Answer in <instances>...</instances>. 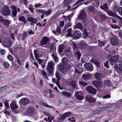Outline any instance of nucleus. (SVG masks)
Here are the masks:
<instances>
[{
	"mask_svg": "<svg viewBox=\"0 0 122 122\" xmlns=\"http://www.w3.org/2000/svg\"><path fill=\"white\" fill-rule=\"evenodd\" d=\"M64 45L61 44L59 46L58 49V51L59 53L62 52L63 51V50L64 49Z\"/></svg>",
	"mask_w": 122,
	"mask_h": 122,
	"instance_id": "nucleus-34",
	"label": "nucleus"
},
{
	"mask_svg": "<svg viewBox=\"0 0 122 122\" xmlns=\"http://www.w3.org/2000/svg\"><path fill=\"white\" fill-rule=\"evenodd\" d=\"M100 4V2L98 0H96L95 1L94 5L96 7H98Z\"/></svg>",
	"mask_w": 122,
	"mask_h": 122,
	"instance_id": "nucleus-49",
	"label": "nucleus"
},
{
	"mask_svg": "<svg viewBox=\"0 0 122 122\" xmlns=\"http://www.w3.org/2000/svg\"><path fill=\"white\" fill-rule=\"evenodd\" d=\"M104 66L105 67L107 68H108L109 67L108 61H107L106 62L104 63Z\"/></svg>",
	"mask_w": 122,
	"mask_h": 122,
	"instance_id": "nucleus-64",
	"label": "nucleus"
},
{
	"mask_svg": "<svg viewBox=\"0 0 122 122\" xmlns=\"http://www.w3.org/2000/svg\"><path fill=\"white\" fill-rule=\"evenodd\" d=\"M49 40L50 39L49 38L46 36H44L40 41V46H43L44 45L47 44Z\"/></svg>",
	"mask_w": 122,
	"mask_h": 122,
	"instance_id": "nucleus-9",
	"label": "nucleus"
},
{
	"mask_svg": "<svg viewBox=\"0 0 122 122\" xmlns=\"http://www.w3.org/2000/svg\"><path fill=\"white\" fill-rule=\"evenodd\" d=\"M88 10L89 11L91 12H93L94 10L93 7L92 6L90 7L89 8Z\"/></svg>",
	"mask_w": 122,
	"mask_h": 122,
	"instance_id": "nucleus-57",
	"label": "nucleus"
},
{
	"mask_svg": "<svg viewBox=\"0 0 122 122\" xmlns=\"http://www.w3.org/2000/svg\"><path fill=\"white\" fill-rule=\"evenodd\" d=\"M76 27L77 28H82V24L80 23H78L76 25Z\"/></svg>",
	"mask_w": 122,
	"mask_h": 122,
	"instance_id": "nucleus-45",
	"label": "nucleus"
},
{
	"mask_svg": "<svg viewBox=\"0 0 122 122\" xmlns=\"http://www.w3.org/2000/svg\"><path fill=\"white\" fill-rule=\"evenodd\" d=\"M54 48H55V49H56V47L55 46L54 44L53 43L51 44L50 48V51H51L53 50Z\"/></svg>",
	"mask_w": 122,
	"mask_h": 122,
	"instance_id": "nucleus-50",
	"label": "nucleus"
},
{
	"mask_svg": "<svg viewBox=\"0 0 122 122\" xmlns=\"http://www.w3.org/2000/svg\"><path fill=\"white\" fill-rule=\"evenodd\" d=\"M71 26V24L70 23H66L65 24V28L64 29V30H65L67 28H68V27H70Z\"/></svg>",
	"mask_w": 122,
	"mask_h": 122,
	"instance_id": "nucleus-54",
	"label": "nucleus"
},
{
	"mask_svg": "<svg viewBox=\"0 0 122 122\" xmlns=\"http://www.w3.org/2000/svg\"><path fill=\"white\" fill-rule=\"evenodd\" d=\"M41 73L42 75H43L44 76L46 77V78H47L46 75V72L44 71V70H42L41 71Z\"/></svg>",
	"mask_w": 122,
	"mask_h": 122,
	"instance_id": "nucleus-60",
	"label": "nucleus"
},
{
	"mask_svg": "<svg viewBox=\"0 0 122 122\" xmlns=\"http://www.w3.org/2000/svg\"><path fill=\"white\" fill-rule=\"evenodd\" d=\"M68 83L69 85H71L74 88H75L76 87V84L75 81H74L71 80V81L69 82Z\"/></svg>",
	"mask_w": 122,
	"mask_h": 122,
	"instance_id": "nucleus-30",
	"label": "nucleus"
},
{
	"mask_svg": "<svg viewBox=\"0 0 122 122\" xmlns=\"http://www.w3.org/2000/svg\"><path fill=\"white\" fill-rule=\"evenodd\" d=\"M34 8L33 7V6L31 5H30L29 8V10L33 13L34 12Z\"/></svg>",
	"mask_w": 122,
	"mask_h": 122,
	"instance_id": "nucleus-52",
	"label": "nucleus"
},
{
	"mask_svg": "<svg viewBox=\"0 0 122 122\" xmlns=\"http://www.w3.org/2000/svg\"><path fill=\"white\" fill-rule=\"evenodd\" d=\"M110 42L112 45L114 46L117 45L119 43L117 39L115 38H111Z\"/></svg>",
	"mask_w": 122,
	"mask_h": 122,
	"instance_id": "nucleus-18",
	"label": "nucleus"
},
{
	"mask_svg": "<svg viewBox=\"0 0 122 122\" xmlns=\"http://www.w3.org/2000/svg\"><path fill=\"white\" fill-rule=\"evenodd\" d=\"M102 76V74L101 73H96L94 75V77L95 78L98 80H100Z\"/></svg>",
	"mask_w": 122,
	"mask_h": 122,
	"instance_id": "nucleus-20",
	"label": "nucleus"
},
{
	"mask_svg": "<svg viewBox=\"0 0 122 122\" xmlns=\"http://www.w3.org/2000/svg\"><path fill=\"white\" fill-rule=\"evenodd\" d=\"M79 84L83 86H85L87 85V83L83 81H80Z\"/></svg>",
	"mask_w": 122,
	"mask_h": 122,
	"instance_id": "nucleus-48",
	"label": "nucleus"
},
{
	"mask_svg": "<svg viewBox=\"0 0 122 122\" xmlns=\"http://www.w3.org/2000/svg\"><path fill=\"white\" fill-rule=\"evenodd\" d=\"M72 0H64V5L65 6L69 5L72 2Z\"/></svg>",
	"mask_w": 122,
	"mask_h": 122,
	"instance_id": "nucleus-33",
	"label": "nucleus"
},
{
	"mask_svg": "<svg viewBox=\"0 0 122 122\" xmlns=\"http://www.w3.org/2000/svg\"><path fill=\"white\" fill-rule=\"evenodd\" d=\"M92 82L93 85L96 88L101 87L102 85V82L101 81L95 80Z\"/></svg>",
	"mask_w": 122,
	"mask_h": 122,
	"instance_id": "nucleus-15",
	"label": "nucleus"
},
{
	"mask_svg": "<svg viewBox=\"0 0 122 122\" xmlns=\"http://www.w3.org/2000/svg\"><path fill=\"white\" fill-rule=\"evenodd\" d=\"M120 56L119 54H117L115 56L112 57L111 59L109 60L111 64L112 65H113L115 62L117 61Z\"/></svg>",
	"mask_w": 122,
	"mask_h": 122,
	"instance_id": "nucleus-10",
	"label": "nucleus"
},
{
	"mask_svg": "<svg viewBox=\"0 0 122 122\" xmlns=\"http://www.w3.org/2000/svg\"><path fill=\"white\" fill-rule=\"evenodd\" d=\"M84 66L85 69L90 71H92L93 70L92 65L90 63H85L84 64Z\"/></svg>",
	"mask_w": 122,
	"mask_h": 122,
	"instance_id": "nucleus-12",
	"label": "nucleus"
},
{
	"mask_svg": "<svg viewBox=\"0 0 122 122\" xmlns=\"http://www.w3.org/2000/svg\"><path fill=\"white\" fill-rule=\"evenodd\" d=\"M10 106L12 109H16L18 108V106L16 105L15 102L12 101L10 104Z\"/></svg>",
	"mask_w": 122,
	"mask_h": 122,
	"instance_id": "nucleus-24",
	"label": "nucleus"
},
{
	"mask_svg": "<svg viewBox=\"0 0 122 122\" xmlns=\"http://www.w3.org/2000/svg\"><path fill=\"white\" fill-rule=\"evenodd\" d=\"M51 56L56 62H57L58 61V58L57 56H56L54 54H52L51 55Z\"/></svg>",
	"mask_w": 122,
	"mask_h": 122,
	"instance_id": "nucleus-38",
	"label": "nucleus"
},
{
	"mask_svg": "<svg viewBox=\"0 0 122 122\" xmlns=\"http://www.w3.org/2000/svg\"><path fill=\"white\" fill-rule=\"evenodd\" d=\"M68 58L67 57H63L62 60V62H65L67 61Z\"/></svg>",
	"mask_w": 122,
	"mask_h": 122,
	"instance_id": "nucleus-63",
	"label": "nucleus"
},
{
	"mask_svg": "<svg viewBox=\"0 0 122 122\" xmlns=\"http://www.w3.org/2000/svg\"><path fill=\"white\" fill-rule=\"evenodd\" d=\"M108 14L109 16L114 17H116L117 18V17H120V16H119L117 15L116 14L114 13L112 11H110L108 13Z\"/></svg>",
	"mask_w": 122,
	"mask_h": 122,
	"instance_id": "nucleus-31",
	"label": "nucleus"
},
{
	"mask_svg": "<svg viewBox=\"0 0 122 122\" xmlns=\"http://www.w3.org/2000/svg\"><path fill=\"white\" fill-rule=\"evenodd\" d=\"M83 97L82 96V93L78 92L76 95V99L79 100H82L83 99Z\"/></svg>",
	"mask_w": 122,
	"mask_h": 122,
	"instance_id": "nucleus-23",
	"label": "nucleus"
},
{
	"mask_svg": "<svg viewBox=\"0 0 122 122\" xmlns=\"http://www.w3.org/2000/svg\"><path fill=\"white\" fill-rule=\"evenodd\" d=\"M7 58L9 61H12L13 59V56L11 55H8L7 56Z\"/></svg>",
	"mask_w": 122,
	"mask_h": 122,
	"instance_id": "nucleus-46",
	"label": "nucleus"
},
{
	"mask_svg": "<svg viewBox=\"0 0 122 122\" xmlns=\"http://www.w3.org/2000/svg\"><path fill=\"white\" fill-rule=\"evenodd\" d=\"M55 76L56 78L57 79L56 80H60L61 79V77L57 71H56L55 74Z\"/></svg>",
	"mask_w": 122,
	"mask_h": 122,
	"instance_id": "nucleus-51",
	"label": "nucleus"
},
{
	"mask_svg": "<svg viewBox=\"0 0 122 122\" xmlns=\"http://www.w3.org/2000/svg\"><path fill=\"white\" fill-rule=\"evenodd\" d=\"M4 103L6 109H8L9 108V106L8 101L7 100H5L4 102Z\"/></svg>",
	"mask_w": 122,
	"mask_h": 122,
	"instance_id": "nucleus-42",
	"label": "nucleus"
},
{
	"mask_svg": "<svg viewBox=\"0 0 122 122\" xmlns=\"http://www.w3.org/2000/svg\"><path fill=\"white\" fill-rule=\"evenodd\" d=\"M81 36L80 31L77 30L75 31L74 34L72 35V36L75 39H78L80 38Z\"/></svg>",
	"mask_w": 122,
	"mask_h": 122,
	"instance_id": "nucleus-14",
	"label": "nucleus"
},
{
	"mask_svg": "<svg viewBox=\"0 0 122 122\" xmlns=\"http://www.w3.org/2000/svg\"><path fill=\"white\" fill-rule=\"evenodd\" d=\"M85 0H78L74 4L72 5V6L77 5V4L81 3L84 1Z\"/></svg>",
	"mask_w": 122,
	"mask_h": 122,
	"instance_id": "nucleus-43",
	"label": "nucleus"
},
{
	"mask_svg": "<svg viewBox=\"0 0 122 122\" xmlns=\"http://www.w3.org/2000/svg\"><path fill=\"white\" fill-rule=\"evenodd\" d=\"M87 17L86 14L84 10L81 11L78 16V19L81 20H83Z\"/></svg>",
	"mask_w": 122,
	"mask_h": 122,
	"instance_id": "nucleus-13",
	"label": "nucleus"
},
{
	"mask_svg": "<svg viewBox=\"0 0 122 122\" xmlns=\"http://www.w3.org/2000/svg\"><path fill=\"white\" fill-rule=\"evenodd\" d=\"M4 42L5 46L7 47H8L11 46L12 44L10 40L8 38L5 39Z\"/></svg>",
	"mask_w": 122,
	"mask_h": 122,
	"instance_id": "nucleus-16",
	"label": "nucleus"
},
{
	"mask_svg": "<svg viewBox=\"0 0 122 122\" xmlns=\"http://www.w3.org/2000/svg\"><path fill=\"white\" fill-rule=\"evenodd\" d=\"M118 11L120 15H122V8L119 7L118 9Z\"/></svg>",
	"mask_w": 122,
	"mask_h": 122,
	"instance_id": "nucleus-58",
	"label": "nucleus"
},
{
	"mask_svg": "<svg viewBox=\"0 0 122 122\" xmlns=\"http://www.w3.org/2000/svg\"><path fill=\"white\" fill-rule=\"evenodd\" d=\"M86 89L88 92L93 95H95L97 92V90L94 87L92 86H88L86 87Z\"/></svg>",
	"mask_w": 122,
	"mask_h": 122,
	"instance_id": "nucleus-6",
	"label": "nucleus"
},
{
	"mask_svg": "<svg viewBox=\"0 0 122 122\" xmlns=\"http://www.w3.org/2000/svg\"><path fill=\"white\" fill-rule=\"evenodd\" d=\"M98 46H99L101 47L102 46H104L105 45V43L104 42L101 41L100 40H99L98 41Z\"/></svg>",
	"mask_w": 122,
	"mask_h": 122,
	"instance_id": "nucleus-35",
	"label": "nucleus"
},
{
	"mask_svg": "<svg viewBox=\"0 0 122 122\" xmlns=\"http://www.w3.org/2000/svg\"><path fill=\"white\" fill-rule=\"evenodd\" d=\"M73 49L76 50H77L78 49L77 44L75 43V42H73L72 43Z\"/></svg>",
	"mask_w": 122,
	"mask_h": 122,
	"instance_id": "nucleus-55",
	"label": "nucleus"
},
{
	"mask_svg": "<svg viewBox=\"0 0 122 122\" xmlns=\"http://www.w3.org/2000/svg\"><path fill=\"white\" fill-rule=\"evenodd\" d=\"M21 103L23 105H25L29 102V100L26 98H22L20 101Z\"/></svg>",
	"mask_w": 122,
	"mask_h": 122,
	"instance_id": "nucleus-17",
	"label": "nucleus"
},
{
	"mask_svg": "<svg viewBox=\"0 0 122 122\" xmlns=\"http://www.w3.org/2000/svg\"><path fill=\"white\" fill-rule=\"evenodd\" d=\"M91 61H92L93 62H94V64L96 65V66H97V68H99L100 67V63L99 62L97 61H95L93 60H91Z\"/></svg>",
	"mask_w": 122,
	"mask_h": 122,
	"instance_id": "nucleus-40",
	"label": "nucleus"
},
{
	"mask_svg": "<svg viewBox=\"0 0 122 122\" xmlns=\"http://www.w3.org/2000/svg\"><path fill=\"white\" fill-rule=\"evenodd\" d=\"M109 107L108 106L100 107L95 109L93 111V113L94 115L100 114L103 111L106 109H108Z\"/></svg>",
	"mask_w": 122,
	"mask_h": 122,
	"instance_id": "nucleus-3",
	"label": "nucleus"
},
{
	"mask_svg": "<svg viewBox=\"0 0 122 122\" xmlns=\"http://www.w3.org/2000/svg\"><path fill=\"white\" fill-rule=\"evenodd\" d=\"M40 103L41 105L44 107L50 108H52V106L48 105V104L44 102H43L41 101L40 102Z\"/></svg>",
	"mask_w": 122,
	"mask_h": 122,
	"instance_id": "nucleus-32",
	"label": "nucleus"
},
{
	"mask_svg": "<svg viewBox=\"0 0 122 122\" xmlns=\"http://www.w3.org/2000/svg\"><path fill=\"white\" fill-rule=\"evenodd\" d=\"M54 63L52 62H49L46 68L47 71L48 73L51 74L53 71L54 67H53Z\"/></svg>",
	"mask_w": 122,
	"mask_h": 122,
	"instance_id": "nucleus-4",
	"label": "nucleus"
},
{
	"mask_svg": "<svg viewBox=\"0 0 122 122\" xmlns=\"http://www.w3.org/2000/svg\"><path fill=\"white\" fill-rule=\"evenodd\" d=\"M92 1V0H89V1H88L86 2H84L83 4H81L79 5H82L83 4H85L86 5H88Z\"/></svg>",
	"mask_w": 122,
	"mask_h": 122,
	"instance_id": "nucleus-59",
	"label": "nucleus"
},
{
	"mask_svg": "<svg viewBox=\"0 0 122 122\" xmlns=\"http://www.w3.org/2000/svg\"><path fill=\"white\" fill-rule=\"evenodd\" d=\"M74 55L75 57H77V59L78 60H79L80 59L81 56V52L78 51H77L75 52Z\"/></svg>",
	"mask_w": 122,
	"mask_h": 122,
	"instance_id": "nucleus-27",
	"label": "nucleus"
},
{
	"mask_svg": "<svg viewBox=\"0 0 122 122\" xmlns=\"http://www.w3.org/2000/svg\"><path fill=\"white\" fill-rule=\"evenodd\" d=\"M81 30H82L84 34L83 37L84 38H86L88 36V33L87 32L85 28H81Z\"/></svg>",
	"mask_w": 122,
	"mask_h": 122,
	"instance_id": "nucleus-26",
	"label": "nucleus"
},
{
	"mask_svg": "<svg viewBox=\"0 0 122 122\" xmlns=\"http://www.w3.org/2000/svg\"><path fill=\"white\" fill-rule=\"evenodd\" d=\"M68 33L66 35V36L67 37H72V35L71 34L72 29L71 28L69 29L68 30Z\"/></svg>",
	"mask_w": 122,
	"mask_h": 122,
	"instance_id": "nucleus-36",
	"label": "nucleus"
},
{
	"mask_svg": "<svg viewBox=\"0 0 122 122\" xmlns=\"http://www.w3.org/2000/svg\"><path fill=\"white\" fill-rule=\"evenodd\" d=\"M79 6V5H78L76 6L75 7L73 8H71V9H70L71 8V7L69 5H68V8L67 9L68 10H74V9H76L78 8Z\"/></svg>",
	"mask_w": 122,
	"mask_h": 122,
	"instance_id": "nucleus-44",
	"label": "nucleus"
},
{
	"mask_svg": "<svg viewBox=\"0 0 122 122\" xmlns=\"http://www.w3.org/2000/svg\"><path fill=\"white\" fill-rule=\"evenodd\" d=\"M19 21H21L23 22L25 24L27 23V21L26 20V19L25 17L23 16H20L19 17Z\"/></svg>",
	"mask_w": 122,
	"mask_h": 122,
	"instance_id": "nucleus-25",
	"label": "nucleus"
},
{
	"mask_svg": "<svg viewBox=\"0 0 122 122\" xmlns=\"http://www.w3.org/2000/svg\"><path fill=\"white\" fill-rule=\"evenodd\" d=\"M87 101L90 102H94L96 101V99L93 97H87L86 98Z\"/></svg>",
	"mask_w": 122,
	"mask_h": 122,
	"instance_id": "nucleus-22",
	"label": "nucleus"
},
{
	"mask_svg": "<svg viewBox=\"0 0 122 122\" xmlns=\"http://www.w3.org/2000/svg\"><path fill=\"white\" fill-rule=\"evenodd\" d=\"M82 77L84 80H89L90 78V76L87 74H83L82 75Z\"/></svg>",
	"mask_w": 122,
	"mask_h": 122,
	"instance_id": "nucleus-29",
	"label": "nucleus"
},
{
	"mask_svg": "<svg viewBox=\"0 0 122 122\" xmlns=\"http://www.w3.org/2000/svg\"><path fill=\"white\" fill-rule=\"evenodd\" d=\"M17 11L15 10H12V14L13 17L15 16L17 14Z\"/></svg>",
	"mask_w": 122,
	"mask_h": 122,
	"instance_id": "nucleus-53",
	"label": "nucleus"
},
{
	"mask_svg": "<svg viewBox=\"0 0 122 122\" xmlns=\"http://www.w3.org/2000/svg\"><path fill=\"white\" fill-rule=\"evenodd\" d=\"M78 46L81 50L83 51L86 48L87 45L84 41H82L78 44Z\"/></svg>",
	"mask_w": 122,
	"mask_h": 122,
	"instance_id": "nucleus-8",
	"label": "nucleus"
},
{
	"mask_svg": "<svg viewBox=\"0 0 122 122\" xmlns=\"http://www.w3.org/2000/svg\"><path fill=\"white\" fill-rule=\"evenodd\" d=\"M114 68L119 73H120L122 72V61H120L119 63H116L114 66Z\"/></svg>",
	"mask_w": 122,
	"mask_h": 122,
	"instance_id": "nucleus-5",
	"label": "nucleus"
},
{
	"mask_svg": "<svg viewBox=\"0 0 122 122\" xmlns=\"http://www.w3.org/2000/svg\"><path fill=\"white\" fill-rule=\"evenodd\" d=\"M16 61L20 65H21L22 63L21 62H23L21 59L19 58L17 56L16 57Z\"/></svg>",
	"mask_w": 122,
	"mask_h": 122,
	"instance_id": "nucleus-39",
	"label": "nucleus"
},
{
	"mask_svg": "<svg viewBox=\"0 0 122 122\" xmlns=\"http://www.w3.org/2000/svg\"><path fill=\"white\" fill-rule=\"evenodd\" d=\"M27 20L31 23L34 24H36L37 21L36 19L32 17H28Z\"/></svg>",
	"mask_w": 122,
	"mask_h": 122,
	"instance_id": "nucleus-21",
	"label": "nucleus"
},
{
	"mask_svg": "<svg viewBox=\"0 0 122 122\" xmlns=\"http://www.w3.org/2000/svg\"><path fill=\"white\" fill-rule=\"evenodd\" d=\"M39 50L38 49H35L34 51V53L35 58L37 59V58L41 56L42 54L38 52Z\"/></svg>",
	"mask_w": 122,
	"mask_h": 122,
	"instance_id": "nucleus-19",
	"label": "nucleus"
},
{
	"mask_svg": "<svg viewBox=\"0 0 122 122\" xmlns=\"http://www.w3.org/2000/svg\"><path fill=\"white\" fill-rule=\"evenodd\" d=\"M71 112H68L62 114H61L57 118L58 122H61L63 121L67 117H69L71 115Z\"/></svg>",
	"mask_w": 122,
	"mask_h": 122,
	"instance_id": "nucleus-1",
	"label": "nucleus"
},
{
	"mask_svg": "<svg viewBox=\"0 0 122 122\" xmlns=\"http://www.w3.org/2000/svg\"><path fill=\"white\" fill-rule=\"evenodd\" d=\"M36 110L33 107H29L27 110V112L29 115L32 116L35 114Z\"/></svg>",
	"mask_w": 122,
	"mask_h": 122,
	"instance_id": "nucleus-11",
	"label": "nucleus"
},
{
	"mask_svg": "<svg viewBox=\"0 0 122 122\" xmlns=\"http://www.w3.org/2000/svg\"><path fill=\"white\" fill-rule=\"evenodd\" d=\"M28 35L27 33V32H25L23 33L22 35V37H23L22 40H24L25 39V37L26 36Z\"/></svg>",
	"mask_w": 122,
	"mask_h": 122,
	"instance_id": "nucleus-56",
	"label": "nucleus"
},
{
	"mask_svg": "<svg viewBox=\"0 0 122 122\" xmlns=\"http://www.w3.org/2000/svg\"><path fill=\"white\" fill-rule=\"evenodd\" d=\"M3 66L6 69H8L9 68L10 65L7 62H4L3 64Z\"/></svg>",
	"mask_w": 122,
	"mask_h": 122,
	"instance_id": "nucleus-37",
	"label": "nucleus"
},
{
	"mask_svg": "<svg viewBox=\"0 0 122 122\" xmlns=\"http://www.w3.org/2000/svg\"><path fill=\"white\" fill-rule=\"evenodd\" d=\"M0 53L2 55H4L5 53V50L3 49H1L0 50Z\"/></svg>",
	"mask_w": 122,
	"mask_h": 122,
	"instance_id": "nucleus-61",
	"label": "nucleus"
},
{
	"mask_svg": "<svg viewBox=\"0 0 122 122\" xmlns=\"http://www.w3.org/2000/svg\"><path fill=\"white\" fill-rule=\"evenodd\" d=\"M1 22L3 23L4 25L8 26L10 23L11 22L7 20L2 19Z\"/></svg>",
	"mask_w": 122,
	"mask_h": 122,
	"instance_id": "nucleus-28",
	"label": "nucleus"
},
{
	"mask_svg": "<svg viewBox=\"0 0 122 122\" xmlns=\"http://www.w3.org/2000/svg\"><path fill=\"white\" fill-rule=\"evenodd\" d=\"M71 67V65L68 64L64 65L61 64L59 65L58 67L59 70L61 72L64 73L67 71L68 69Z\"/></svg>",
	"mask_w": 122,
	"mask_h": 122,
	"instance_id": "nucleus-2",
	"label": "nucleus"
},
{
	"mask_svg": "<svg viewBox=\"0 0 122 122\" xmlns=\"http://www.w3.org/2000/svg\"><path fill=\"white\" fill-rule=\"evenodd\" d=\"M100 18L101 20L103 21L105 20L107 18V16L104 15H100Z\"/></svg>",
	"mask_w": 122,
	"mask_h": 122,
	"instance_id": "nucleus-47",
	"label": "nucleus"
},
{
	"mask_svg": "<svg viewBox=\"0 0 122 122\" xmlns=\"http://www.w3.org/2000/svg\"><path fill=\"white\" fill-rule=\"evenodd\" d=\"M104 83L105 85L109 86L110 84L111 81L109 80H105L104 81Z\"/></svg>",
	"mask_w": 122,
	"mask_h": 122,
	"instance_id": "nucleus-41",
	"label": "nucleus"
},
{
	"mask_svg": "<svg viewBox=\"0 0 122 122\" xmlns=\"http://www.w3.org/2000/svg\"><path fill=\"white\" fill-rule=\"evenodd\" d=\"M10 13V12L9 10V7L7 5H6L2 12V15L5 16H9Z\"/></svg>",
	"mask_w": 122,
	"mask_h": 122,
	"instance_id": "nucleus-7",
	"label": "nucleus"
},
{
	"mask_svg": "<svg viewBox=\"0 0 122 122\" xmlns=\"http://www.w3.org/2000/svg\"><path fill=\"white\" fill-rule=\"evenodd\" d=\"M51 12V11L50 10H48L46 12V15L47 16H48L50 14Z\"/></svg>",
	"mask_w": 122,
	"mask_h": 122,
	"instance_id": "nucleus-62",
	"label": "nucleus"
}]
</instances>
